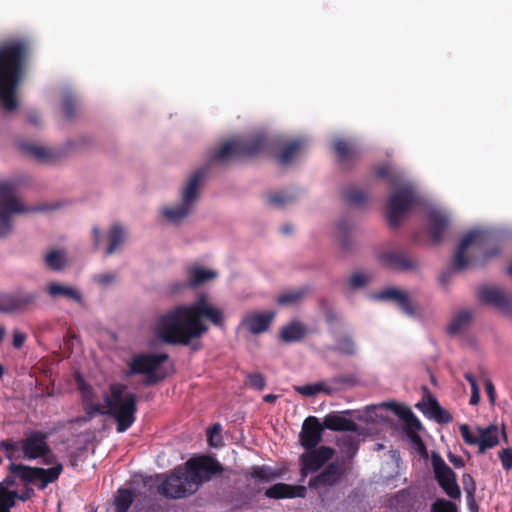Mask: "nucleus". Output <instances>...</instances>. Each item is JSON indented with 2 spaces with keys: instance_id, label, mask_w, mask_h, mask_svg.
Listing matches in <instances>:
<instances>
[{
  "instance_id": "1",
  "label": "nucleus",
  "mask_w": 512,
  "mask_h": 512,
  "mask_svg": "<svg viewBox=\"0 0 512 512\" xmlns=\"http://www.w3.org/2000/svg\"><path fill=\"white\" fill-rule=\"evenodd\" d=\"M203 318L216 327H224L223 311L209 303L205 294L190 305H178L160 316L156 334L166 344L187 346L208 332L209 327Z\"/></svg>"
},
{
  "instance_id": "2",
  "label": "nucleus",
  "mask_w": 512,
  "mask_h": 512,
  "mask_svg": "<svg viewBox=\"0 0 512 512\" xmlns=\"http://www.w3.org/2000/svg\"><path fill=\"white\" fill-rule=\"evenodd\" d=\"M30 46L25 40H14L0 46V106L7 112L17 106V90L23 77Z\"/></svg>"
},
{
  "instance_id": "3",
  "label": "nucleus",
  "mask_w": 512,
  "mask_h": 512,
  "mask_svg": "<svg viewBox=\"0 0 512 512\" xmlns=\"http://www.w3.org/2000/svg\"><path fill=\"white\" fill-rule=\"evenodd\" d=\"M275 145L274 139L262 133L234 138L215 149L210 155V162L226 163L230 160L253 158L270 151Z\"/></svg>"
},
{
  "instance_id": "4",
  "label": "nucleus",
  "mask_w": 512,
  "mask_h": 512,
  "mask_svg": "<svg viewBox=\"0 0 512 512\" xmlns=\"http://www.w3.org/2000/svg\"><path fill=\"white\" fill-rule=\"evenodd\" d=\"M110 393L104 397L105 412L116 421V431L126 432L136 421L137 395L127 391V386L114 383L109 387Z\"/></svg>"
},
{
  "instance_id": "5",
  "label": "nucleus",
  "mask_w": 512,
  "mask_h": 512,
  "mask_svg": "<svg viewBox=\"0 0 512 512\" xmlns=\"http://www.w3.org/2000/svg\"><path fill=\"white\" fill-rule=\"evenodd\" d=\"M391 193L386 203V219L390 227L396 228L408 212L417 204L415 188L408 182H401Z\"/></svg>"
},
{
  "instance_id": "6",
  "label": "nucleus",
  "mask_w": 512,
  "mask_h": 512,
  "mask_svg": "<svg viewBox=\"0 0 512 512\" xmlns=\"http://www.w3.org/2000/svg\"><path fill=\"white\" fill-rule=\"evenodd\" d=\"M185 472L188 476L190 491H197L205 482L210 481L214 476L223 471L222 464L214 457L209 455H200L190 458L185 463Z\"/></svg>"
},
{
  "instance_id": "7",
  "label": "nucleus",
  "mask_w": 512,
  "mask_h": 512,
  "mask_svg": "<svg viewBox=\"0 0 512 512\" xmlns=\"http://www.w3.org/2000/svg\"><path fill=\"white\" fill-rule=\"evenodd\" d=\"M169 355L166 353L150 354L140 353L134 355L128 363V370L126 376L131 375H146L144 384L147 386L156 384L165 378V375H160L157 370L166 362Z\"/></svg>"
},
{
  "instance_id": "8",
  "label": "nucleus",
  "mask_w": 512,
  "mask_h": 512,
  "mask_svg": "<svg viewBox=\"0 0 512 512\" xmlns=\"http://www.w3.org/2000/svg\"><path fill=\"white\" fill-rule=\"evenodd\" d=\"M16 195V186L9 182L0 183V237L12 230L11 218L14 214L27 212Z\"/></svg>"
},
{
  "instance_id": "9",
  "label": "nucleus",
  "mask_w": 512,
  "mask_h": 512,
  "mask_svg": "<svg viewBox=\"0 0 512 512\" xmlns=\"http://www.w3.org/2000/svg\"><path fill=\"white\" fill-rule=\"evenodd\" d=\"M208 172V167H201L196 170L189 178L187 185L182 193V201L179 205L172 208H165L163 215L172 222H177L188 215L192 205L197 200V191L201 181Z\"/></svg>"
},
{
  "instance_id": "10",
  "label": "nucleus",
  "mask_w": 512,
  "mask_h": 512,
  "mask_svg": "<svg viewBox=\"0 0 512 512\" xmlns=\"http://www.w3.org/2000/svg\"><path fill=\"white\" fill-rule=\"evenodd\" d=\"M38 297L37 291L24 289L0 293V312L7 314L25 313L36 307Z\"/></svg>"
},
{
  "instance_id": "11",
  "label": "nucleus",
  "mask_w": 512,
  "mask_h": 512,
  "mask_svg": "<svg viewBox=\"0 0 512 512\" xmlns=\"http://www.w3.org/2000/svg\"><path fill=\"white\" fill-rule=\"evenodd\" d=\"M352 470L351 467L336 458L329 462L317 475L310 478L308 487L311 489L336 487L344 481Z\"/></svg>"
},
{
  "instance_id": "12",
  "label": "nucleus",
  "mask_w": 512,
  "mask_h": 512,
  "mask_svg": "<svg viewBox=\"0 0 512 512\" xmlns=\"http://www.w3.org/2000/svg\"><path fill=\"white\" fill-rule=\"evenodd\" d=\"M491 239L490 233L483 230H471L461 240L458 249L454 255L450 269L452 271H462L469 266L470 259L466 257V251L470 247H476L483 251Z\"/></svg>"
},
{
  "instance_id": "13",
  "label": "nucleus",
  "mask_w": 512,
  "mask_h": 512,
  "mask_svg": "<svg viewBox=\"0 0 512 512\" xmlns=\"http://www.w3.org/2000/svg\"><path fill=\"white\" fill-rule=\"evenodd\" d=\"M305 450L299 458L301 481L325 467L335 455V450L325 445Z\"/></svg>"
},
{
  "instance_id": "14",
  "label": "nucleus",
  "mask_w": 512,
  "mask_h": 512,
  "mask_svg": "<svg viewBox=\"0 0 512 512\" xmlns=\"http://www.w3.org/2000/svg\"><path fill=\"white\" fill-rule=\"evenodd\" d=\"M431 463L435 480L444 493L451 499H460L461 489L457 483L456 473L437 453L432 454Z\"/></svg>"
},
{
  "instance_id": "15",
  "label": "nucleus",
  "mask_w": 512,
  "mask_h": 512,
  "mask_svg": "<svg viewBox=\"0 0 512 512\" xmlns=\"http://www.w3.org/2000/svg\"><path fill=\"white\" fill-rule=\"evenodd\" d=\"M188 476L182 468H175L172 473L163 480L158 486L157 491L160 495L169 499H180L195 493L190 491Z\"/></svg>"
},
{
  "instance_id": "16",
  "label": "nucleus",
  "mask_w": 512,
  "mask_h": 512,
  "mask_svg": "<svg viewBox=\"0 0 512 512\" xmlns=\"http://www.w3.org/2000/svg\"><path fill=\"white\" fill-rule=\"evenodd\" d=\"M48 435L40 431H32L21 441V448L25 458L37 459L44 458L45 464L54 461L55 455L52 453L48 443Z\"/></svg>"
},
{
  "instance_id": "17",
  "label": "nucleus",
  "mask_w": 512,
  "mask_h": 512,
  "mask_svg": "<svg viewBox=\"0 0 512 512\" xmlns=\"http://www.w3.org/2000/svg\"><path fill=\"white\" fill-rule=\"evenodd\" d=\"M217 273L200 266L189 267L186 271L185 281H176L170 284L172 292L177 293L184 289H194L214 279Z\"/></svg>"
},
{
  "instance_id": "18",
  "label": "nucleus",
  "mask_w": 512,
  "mask_h": 512,
  "mask_svg": "<svg viewBox=\"0 0 512 512\" xmlns=\"http://www.w3.org/2000/svg\"><path fill=\"white\" fill-rule=\"evenodd\" d=\"M325 427L315 416H308L303 424L299 435L300 443L304 449H312L322 441Z\"/></svg>"
},
{
  "instance_id": "19",
  "label": "nucleus",
  "mask_w": 512,
  "mask_h": 512,
  "mask_svg": "<svg viewBox=\"0 0 512 512\" xmlns=\"http://www.w3.org/2000/svg\"><path fill=\"white\" fill-rule=\"evenodd\" d=\"M274 317V312L247 313L243 316L240 325L251 334H261L269 329Z\"/></svg>"
},
{
  "instance_id": "20",
  "label": "nucleus",
  "mask_w": 512,
  "mask_h": 512,
  "mask_svg": "<svg viewBox=\"0 0 512 512\" xmlns=\"http://www.w3.org/2000/svg\"><path fill=\"white\" fill-rule=\"evenodd\" d=\"M480 302L492 305L499 310L507 311L511 306V299L506 292L497 287L482 286L479 289Z\"/></svg>"
},
{
  "instance_id": "21",
  "label": "nucleus",
  "mask_w": 512,
  "mask_h": 512,
  "mask_svg": "<svg viewBox=\"0 0 512 512\" xmlns=\"http://www.w3.org/2000/svg\"><path fill=\"white\" fill-rule=\"evenodd\" d=\"M307 489L302 485H290L286 483H276L265 490L264 495L271 499H284V498H304Z\"/></svg>"
},
{
  "instance_id": "22",
  "label": "nucleus",
  "mask_w": 512,
  "mask_h": 512,
  "mask_svg": "<svg viewBox=\"0 0 512 512\" xmlns=\"http://www.w3.org/2000/svg\"><path fill=\"white\" fill-rule=\"evenodd\" d=\"M384 265L398 271H410L418 267L416 259L402 252H388L381 256Z\"/></svg>"
},
{
  "instance_id": "23",
  "label": "nucleus",
  "mask_w": 512,
  "mask_h": 512,
  "mask_svg": "<svg viewBox=\"0 0 512 512\" xmlns=\"http://www.w3.org/2000/svg\"><path fill=\"white\" fill-rule=\"evenodd\" d=\"M449 225V219L446 214L439 210H431L428 214V228L431 240L434 244H439L445 230Z\"/></svg>"
},
{
  "instance_id": "24",
  "label": "nucleus",
  "mask_w": 512,
  "mask_h": 512,
  "mask_svg": "<svg viewBox=\"0 0 512 512\" xmlns=\"http://www.w3.org/2000/svg\"><path fill=\"white\" fill-rule=\"evenodd\" d=\"M46 292L54 300L64 298L67 300H72L80 305L84 304L81 292L73 286L63 285L57 282H50L46 285Z\"/></svg>"
},
{
  "instance_id": "25",
  "label": "nucleus",
  "mask_w": 512,
  "mask_h": 512,
  "mask_svg": "<svg viewBox=\"0 0 512 512\" xmlns=\"http://www.w3.org/2000/svg\"><path fill=\"white\" fill-rule=\"evenodd\" d=\"M17 147L22 155L30 157L38 162L52 163L55 161L54 153L43 146L21 141L17 143Z\"/></svg>"
},
{
  "instance_id": "26",
  "label": "nucleus",
  "mask_w": 512,
  "mask_h": 512,
  "mask_svg": "<svg viewBox=\"0 0 512 512\" xmlns=\"http://www.w3.org/2000/svg\"><path fill=\"white\" fill-rule=\"evenodd\" d=\"M377 299L391 301L407 315H413L414 309L407 293L396 288H387L376 295Z\"/></svg>"
},
{
  "instance_id": "27",
  "label": "nucleus",
  "mask_w": 512,
  "mask_h": 512,
  "mask_svg": "<svg viewBox=\"0 0 512 512\" xmlns=\"http://www.w3.org/2000/svg\"><path fill=\"white\" fill-rule=\"evenodd\" d=\"M383 405L397 415L405 423L409 431L416 432L422 428L421 422L409 407L395 401L383 403Z\"/></svg>"
},
{
  "instance_id": "28",
  "label": "nucleus",
  "mask_w": 512,
  "mask_h": 512,
  "mask_svg": "<svg viewBox=\"0 0 512 512\" xmlns=\"http://www.w3.org/2000/svg\"><path fill=\"white\" fill-rule=\"evenodd\" d=\"M337 445L341 452V456L337 459L353 469V460L359 450L358 439L351 435H344L337 440Z\"/></svg>"
},
{
  "instance_id": "29",
  "label": "nucleus",
  "mask_w": 512,
  "mask_h": 512,
  "mask_svg": "<svg viewBox=\"0 0 512 512\" xmlns=\"http://www.w3.org/2000/svg\"><path fill=\"white\" fill-rule=\"evenodd\" d=\"M325 429L338 432H356L358 425L351 419H348L340 412H331L325 416L323 421Z\"/></svg>"
},
{
  "instance_id": "30",
  "label": "nucleus",
  "mask_w": 512,
  "mask_h": 512,
  "mask_svg": "<svg viewBox=\"0 0 512 512\" xmlns=\"http://www.w3.org/2000/svg\"><path fill=\"white\" fill-rule=\"evenodd\" d=\"M478 430V453L483 454L486 450L492 449L499 444V428L491 424L486 428H477Z\"/></svg>"
},
{
  "instance_id": "31",
  "label": "nucleus",
  "mask_w": 512,
  "mask_h": 512,
  "mask_svg": "<svg viewBox=\"0 0 512 512\" xmlns=\"http://www.w3.org/2000/svg\"><path fill=\"white\" fill-rule=\"evenodd\" d=\"M307 334V326L298 320H293L284 325L279 332L280 339L284 343L300 342Z\"/></svg>"
},
{
  "instance_id": "32",
  "label": "nucleus",
  "mask_w": 512,
  "mask_h": 512,
  "mask_svg": "<svg viewBox=\"0 0 512 512\" xmlns=\"http://www.w3.org/2000/svg\"><path fill=\"white\" fill-rule=\"evenodd\" d=\"M247 476H250L259 483L267 484L278 479L280 477V473L268 465H258L252 466Z\"/></svg>"
},
{
  "instance_id": "33",
  "label": "nucleus",
  "mask_w": 512,
  "mask_h": 512,
  "mask_svg": "<svg viewBox=\"0 0 512 512\" xmlns=\"http://www.w3.org/2000/svg\"><path fill=\"white\" fill-rule=\"evenodd\" d=\"M294 390L302 396L312 397L318 393H325L327 395L334 394L337 389L330 386L326 381H319L312 384L302 386H294Z\"/></svg>"
},
{
  "instance_id": "34",
  "label": "nucleus",
  "mask_w": 512,
  "mask_h": 512,
  "mask_svg": "<svg viewBox=\"0 0 512 512\" xmlns=\"http://www.w3.org/2000/svg\"><path fill=\"white\" fill-rule=\"evenodd\" d=\"M334 151L340 162L354 160L359 155V151L354 143L342 139L335 141Z\"/></svg>"
},
{
  "instance_id": "35",
  "label": "nucleus",
  "mask_w": 512,
  "mask_h": 512,
  "mask_svg": "<svg viewBox=\"0 0 512 512\" xmlns=\"http://www.w3.org/2000/svg\"><path fill=\"white\" fill-rule=\"evenodd\" d=\"M472 318L473 314L470 310L459 311L452 318L447 328V332L451 335L463 332L469 326Z\"/></svg>"
},
{
  "instance_id": "36",
  "label": "nucleus",
  "mask_w": 512,
  "mask_h": 512,
  "mask_svg": "<svg viewBox=\"0 0 512 512\" xmlns=\"http://www.w3.org/2000/svg\"><path fill=\"white\" fill-rule=\"evenodd\" d=\"M305 142L303 139H295L282 147L281 153L278 155V162L282 165H288L292 162L293 158L304 147Z\"/></svg>"
},
{
  "instance_id": "37",
  "label": "nucleus",
  "mask_w": 512,
  "mask_h": 512,
  "mask_svg": "<svg viewBox=\"0 0 512 512\" xmlns=\"http://www.w3.org/2000/svg\"><path fill=\"white\" fill-rule=\"evenodd\" d=\"M308 292L309 288L306 286L285 291L278 296L277 303L279 305L297 304L304 299Z\"/></svg>"
},
{
  "instance_id": "38",
  "label": "nucleus",
  "mask_w": 512,
  "mask_h": 512,
  "mask_svg": "<svg viewBox=\"0 0 512 512\" xmlns=\"http://www.w3.org/2000/svg\"><path fill=\"white\" fill-rule=\"evenodd\" d=\"M338 237L341 248L344 251H349L352 247L351 230L352 224L349 218H343L337 223Z\"/></svg>"
},
{
  "instance_id": "39",
  "label": "nucleus",
  "mask_w": 512,
  "mask_h": 512,
  "mask_svg": "<svg viewBox=\"0 0 512 512\" xmlns=\"http://www.w3.org/2000/svg\"><path fill=\"white\" fill-rule=\"evenodd\" d=\"M62 471L63 465L61 463H57L55 466L48 469L37 467L36 480L41 481V488H45L49 483L55 482Z\"/></svg>"
},
{
  "instance_id": "40",
  "label": "nucleus",
  "mask_w": 512,
  "mask_h": 512,
  "mask_svg": "<svg viewBox=\"0 0 512 512\" xmlns=\"http://www.w3.org/2000/svg\"><path fill=\"white\" fill-rule=\"evenodd\" d=\"M8 470L13 476L20 478L24 482L36 481L37 467L11 463Z\"/></svg>"
},
{
  "instance_id": "41",
  "label": "nucleus",
  "mask_w": 512,
  "mask_h": 512,
  "mask_svg": "<svg viewBox=\"0 0 512 512\" xmlns=\"http://www.w3.org/2000/svg\"><path fill=\"white\" fill-rule=\"evenodd\" d=\"M135 495L131 489L121 488L117 491L115 496V512H128L132 503L134 502Z\"/></svg>"
},
{
  "instance_id": "42",
  "label": "nucleus",
  "mask_w": 512,
  "mask_h": 512,
  "mask_svg": "<svg viewBox=\"0 0 512 512\" xmlns=\"http://www.w3.org/2000/svg\"><path fill=\"white\" fill-rule=\"evenodd\" d=\"M125 233L121 225L114 224L108 232L109 245L106 250L107 255L113 254L118 246L123 243Z\"/></svg>"
},
{
  "instance_id": "43",
  "label": "nucleus",
  "mask_w": 512,
  "mask_h": 512,
  "mask_svg": "<svg viewBox=\"0 0 512 512\" xmlns=\"http://www.w3.org/2000/svg\"><path fill=\"white\" fill-rule=\"evenodd\" d=\"M375 175L378 178L386 179L391 186H398L401 182H403L400 172L392 169L388 165L376 167Z\"/></svg>"
},
{
  "instance_id": "44",
  "label": "nucleus",
  "mask_w": 512,
  "mask_h": 512,
  "mask_svg": "<svg viewBox=\"0 0 512 512\" xmlns=\"http://www.w3.org/2000/svg\"><path fill=\"white\" fill-rule=\"evenodd\" d=\"M343 197L348 204L360 206L367 202L368 195L355 186H350L343 191Z\"/></svg>"
},
{
  "instance_id": "45",
  "label": "nucleus",
  "mask_w": 512,
  "mask_h": 512,
  "mask_svg": "<svg viewBox=\"0 0 512 512\" xmlns=\"http://www.w3.org/2000/svg\"><path fill=\"white\" fill-rule=\"evenodd\" d=\"M333 351L342 355L353 356L356 353V345L349 335H344L336 340Z\"/></svg>"
},
{
  "instance_id": "46",
  "label": "nucleus",
  "mask_w": 512,
  "mask_h": 512,
  "mask_svg": "<svg viewBox=\"0 0 512 512\" xmlns=\"http://www.w3.org/2000/svg\"><path fill=\"white\" fill-rule=\"evenodd\" d=\"M296 196L288 193H269L267 194L268 203L276 208H282L287 204H291L295 201Z\"/></svg>"
},
{
  "instance_id": "47",
  "label": "nucleus",
  "mask_w": 512,
  "mask_h": 512,
  "mask_svg": "<svg viewBox=\"0 0 512 512\" xmlns=\"http://www.w3.org/2000/svg\"><path fill=\"white\" fill-rule=\"evenodd\" d=\"M62 111L68 119H72L77 115L78 103L74 95L67 93L62 98Z\"/></svg>"
},
{
  "instance_id": "48",
  "label": "nucleus",
  "mask_w": 512,
  "mask_h": 512,
  "mask_svg": "<svg viewBox=\"0 0 512 512\" xmlns=\"http://www.w3.org/2000/svg\"><path fill=\"white\" fill-rule=\"evenodd\" d=\"M46 266L52 270L59 271L65 265L63 254L58 250H53L45 256Z\"/></svg>"
},
{
  "instance_id": "49",
  "label": "nucleus",
  "mask_w": 512,
  "mask_h": 512,
  "mask_svg": "<svg viewBox=\"0 0 512 512\" xmlns=\"http://www.w3.org/2000/svg\"><path fill=\"white\" fill-rule=\"evenodd\" d=\"M430 512H459L458 506L445 498H437L430 506Z\"/></svg>"
},
{
  "instance_id": "50",
  "label": "nucleus",
  "mask_w": 512,
  "mask_h": 512,
  "mask_svg": "<svg viewBox=\"0 0 512 512\" xmlns=\"http://www.w3.org/2000/svg\"><path fill=\"white\" fill-rule=\"evenodd\" d=\"M370 281V277L362 272H355L348 278V286L352 290L365 287Z\"/></svg>"
},
{
  "instance_id": "51",
  "label": "nucleus",
  "mask_w": 512,
  "mask_h": 512,
  "mask_svg": "<svg viewBox=\"0 0 512 512\" xmlns=\"http://www.w3.org/2000/svg\"><path fill=\"white\" fill-rule=\"evenodd\" d=\"M207 440L209 445L213 447H218L221 444V425L219 423L213 425L212 428L208 430Z\"/></svg>"
},
{
  "instance_id": "52",
  "label": "nucleus",
  "mask_w": 512,
  "mask_h": 512,
  "mask_svg": "<svg viewBox=\"0 0 512 512\" xmlns=\"http://www.w3.org/2000/svg\"><path fill=\"white\" fill-rule=\"evenodd\" d=\"M15 493H11L6 489H0V512H9V508L13 505V496Z\"/></svg>"
},
{
  "instance_id": "53",
  "label": "nucleus",
  "mask_w": 512,
  "mask_h": 512,
  "mask_svg": "<svg viewBox=\"0 0 512 512\" xmlns=\"http://www.w3.org/2000/svg\"><path fill=\"white\" fill-rule=\"evenodd\" d=\"M249 385L256 390H263L266 386V380L261 373H250L247 376Z\"/></svg>"
},
{
  "instance_id": "54",
  "label": "nucleus",
  "mask_w": 512,
  "mask_h": 512,
  "mask_svg": "<svg viewBox=\"0 0 512 512\" xmlns=\"http://www.w3.org/2000/svg\"><path fill=\"white\" fill-rule=\"evenodd\" d=\"M460 434L464 440V442L468 445H477L478 435H475L469 428L467 424H462L460 426Z\"/></svg>"
},
{
  "instance_id": "55",
  "label": "nucleus",
  "mask_w": 512,
  "mask_h": 512,
  "mask_svg": "<svg viewBox=\"0 0 512 512\" xmlns=\"http://www.w3.org/2000/svg\"><path fill=\"white\" fill-rule=\"evenodd\" d=\"M498 457L506 471L512 470V449L505 448L499 451Z\"/></svg>"
},
{
  "instance_id": "56",
  "label": "nucleus",
  "mask_w": 512,
  "mask_h": 512,
  "mask_svg": "<svg viewBox=\"0 0 512 512\" xmlns=\"http://www.w3.org/2000/svg\"><path fill=\"white\" fill-rule=\"evenodd\" d=\"M78 387L82 394L83 402L92 400L93 396V388L90 384L84 382V380L79 376L77 378Z\"/></svg>"
},
{
  "instance_id": "57",
  "label": "nucleus",
  "mask_w": 512,
  "mask_h": 512,
  "mask_svg": "<svg viewBox=\"0 0 512 512\" xmlns=\"http://www.w3.org/2000/svg\"><path fill=\"white\" fill-rule=\"evenodd\" d=\"M17 449V444L12 440L0 441V450L5 452L6 458L9 460L14 458V453L17 451Z\"/></svg>"
},
{
  "instance_id": "58",
  "label": "nucleus",
  "mask_w": 512,
  "mask_h": 512,
  "mask_svg": "<svg viewBox=\"0 0 512 512\" xmlns=\"http://www.w3.org/2000/svg\"><path fill=\"white\" fill-rule=\"evenodd\" d=\"M462 484L465 494L476 493V482L472 475L465 473L462 476Z\"/></svg>"
},
{
  "instance_id": "59",
  "label": "nucleus",
  "mask_w": 512,
  "mask_h": 512,
  "mask_svg": "<svg viewBox=\"0 0 512 512\" xmlns=\"http://www.w3.org/2000/svg\"><path fill=\"white\" fill-rule=\"evenodd\" d=\"M432 418L440 424L449 423L452 421L451 414L441 406L437 411H435Z\"/></svg>"
},
{
  "instance_id": "60",
  "label": "nucleus",
  "mask_w": 512,
  "mask_h": 512,
  "mask_svg": "<svg viewBox=\"0 0 512 512\" xmlns=\"http://www.w3.org/2000/svg\"><path fill=\"white\" fill-rule=\"evenodd\" d=\"M116 280L115 273H103L94 276V281L102 286L112 284Z\"/></svg>"
},
{
  "instance_id": "61",
  "label": "nucleus",
  "mask_w": 512,
  "mask_h": 512,
  "mask_svg": "<svg viewBox=\"0 0 512 512\" xmlns=\"http://www.w3.org/2000/svg\"><path fill=\"white\" fill-rule=\"evenodd\" d=\"M85 406V412L90 416L93 417L96 414H102L105 415V410H102L101 405L98 403H93L92 400L83 402Z\"/></svg>"
},
{
  "instance_id": "62",
  "label": "nucleus",
  "mask_w": 512,
  "mask_h": 512,
  "mask_svg": "<svg viewBox=\"0 0 512 512\" xmlns=\"http://www.w3.org/2000/svg\"><path fill=\"white\" fill-rule=\"evenodd\" d=\"M26 339L27 335L25 333L20 332L16 329L13 331V346L16 349H20L24 345Z\"/></svg>"
},
{
  "instance_id": "63",
  "label": "nucleus",
  "mask_w": 512,
  "mask_h": 512,
  "mask_svg": "<svg viewBox=\"0 0 512 512\" xmlns=\"http://www.w3.org/2000/svg\"><path fill=\"white\" fill-rule=\"evenodd\" d=\"M466 503L470 512H479V505L476 502L475 493L466 494Z\"/></svg>"
},
{
  "instance_id": "64",
  "label": "nucleus",
  "mask_w": 512,
  "mask_h": 512,
  "mask_svg": "<svg viewBox=\"0 0 512 512\" xmlns=\"http://www.w3.org/2000/svg\"><path fill=\"white\" fill-rule=\"evenodd\" d=\"M440 408V404L437 401L436 398L430 396L427 403V412L430 414L431 417H433L435 411Z\"/></svg>"
}]
</instances>
